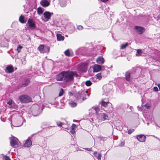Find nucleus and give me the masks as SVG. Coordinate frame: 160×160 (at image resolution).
I'll return each instance as SVG.
<instances>
[{
    "label": "nucleus",
    "instance_id": "37",
    "mask_svg": "<svg viewBox=\"0 0 160 160\" xmlns=\"http://www.w3.org/2000/svg\"><path fill=\"white\" fill-rule=\"evenodd\" d=\"M3 158L5 159V160H11L9 157L7 156H5Z\"/></svg>",
    "mask_w": 160,
    "mask_h": 160
},
{
    "label": "nucleus",
    "instance_id": "7",
    "mask_svg": "<svg viewBox=\"0 0 160 160\" xmlns=\"http://www.w3.org/2000/svg\"><path fill=\"white\" fill-rule=\"evenodd\" d=\"M30 82V80L29 79L25 78L20 84V87L21 88L25 87L28 85Z\"/></svg>",
    "mask_w": 160,
    "mask_h": 160
},
{
    "label": "nucleus",
    "instance_id": "28",
    "mask_svg": "<svg viewBox=\"0 0 160 160\" xmlns=\"http://www.w3.org/2000/svg\"><path fill=\"white\" fill-rule=\"evenodd\" d=\"M65 54L68 56H70V51L68 49L67 50L64 52Z\"/></svg>",
    "mask_w": 160,
    "mask_h": 160
},
{
    "label": "nucleus",
    "instance_id": "16",
    "mask_svg": "<svg viewBox=\"0 0 160 160\" xmlns=\"http://www.w3.org/2000/svg\"><path fill=\"white\" fill-rule=\"evenodd\" d=\"M135 29L137 30V32H139V34H142L145 31V29L144 28L138 26H136Z\"/></svg>",
    "mask_w": 160,
    "mask_h": 160
},
{
    "label": "nucleus",
    "instance_id": "21",
    "mask_svg": "<svg viewBox=\"0 0 160 160\" xmlns=\"http://www.w3.org/2000/svg\"><path fill=\"white\" fill-rule=\"evenodd\" d=\"M60 6L62 7H64L66 5V0H59Z\"/></svg>",
    "mask_w": 160,
    "mask_h": 160
},
{
    "label": "nucleus",
    "instance_id": "40",
    "mask_svg": "<svg viewBox=\"0 0 160 160\" xmlns=\"http://www.w3.org/2000/svg\"><path fill=\"white\" fill-rule=\"evenodd\" d=\"M83 28L82 26L81 25H79L77 27V28L79 30H82Z\"/></svg>",
    "mask_w": 160,
    "mask_h": 160
},
{
    "label": "nucleus",
    "instance_id": "35",
    "mask_svg": "<svg viewBox=\"0 0 160 160\" xmlns=\"http://www.w3.org/2000/svg\"><path fill=\"white\" fill-rule=\"evenodd\" d=\"M134 129H130L128 131V133L130 134H131L134 131Z\"/></svg>",
    "mask_w": 160,
    "mask_h": 160
},
{
    "label": "nucleus",
    "instance_id": "1",
    "mask_svg": "<svg viewBox=\"0 0 160 160\" xmlns=\"http://www.w3.org/2000/svg\"><path fill=\"white\" fill-rule=\"evenodd\" d=\"M79 75L76 71L70 70H64L56 75V78L58 81H62L66 83L72 82L74 77H78Z\"/></svg>",
    "mask_w": 160,
    "mask_h": 160
},
{
    "label": "nucleus",
    "instance_id": "62",
    "mask_svg": "<svg viewBox=\"0 0 160 160\" xmlns=\"http://www.w3.org/2000/svg\"><path fill=\"white\" fill-rule=\"evenodd\" d=\"M16 160V159H14V160Z\"/></svg>",
    "mask_w": 160,
    "mask_h": 160
},
{
    "label": "nucleus",
    "instance_id": "49",
    "mask_svg": "<svg viewBox=\"0 0 160 160\" xmlns=\"http://www.w3.org/2000/svg\"><path fill=\"white\" fill-rule=\"evenodd\" d=\"M97 152L96 151L94 152H93V155L95 157H96L97 154Z\"/></svg>",
    "mask_w": 160,
    "mask_h": 160
},
{
    "label": "nucleus",
    "instance_id": "36",
    "mask_svg": "<svg viewBox=\"0 0 160 160\" xmlns=\"http://www.w3.org/2000/svg\"><path fill=\"white\" fill-rule=\"evenodd\" d=\"M12 99H10L7 102V103L9 105H11L12 104Z\"/></svg>",
    "mask_w": 160,
    "mask_h": 160
},
{
    "label": "nucleus",
    "instance_id": "11",
    "mask_svg": "<svg viewBox=\"0 0 160 160\" xmlns=\"http://www.w3.org/2000/svg\"><path fill=\"white\" fill-rule=\"evenodd\" d=\"M50 0H41V5L44 7H48L50 5Z\"/></svg>",
    "mask_w": 160,
    "mask_h": 160
},
{
    "label": "nucleus",
    "instance_id": "33",
    "mask_svg": "<svg viewBox=\"0 0 160 160\" xmlns=\"http://www.w3.org/2000/svg\"><path fill=\"white\" fill-rule=\"evenodd\" d=\"M102 155L101 153H99L98 154V156L96 155V157L98 160H101V158Z\"/></svg>",
    "mask_w": 160,
    "mask_h": 160
},
{
    "label": "nucleus",
    "instance_id": "50",
    "mask_svg": "<svg viewBox=\"0 0 160 160\" xmlns=\"http://www.w3.org/2000/svg\"><path fill=\"white\" fill-rule=\"evenodd\" d=\"M86 99V98L85 97H83V96H82V100L83 101L85 100Z\"/></svg>",
    "mask_w": 160,
    "mask_h": 160
},
{
    "label": "nucleus",
    "instance_id": "6",
    "mask_svg": "<svg viewBox=\"0 0 160 160\" xmlns=\"http://www.w3.org/2000/svg\"><path fill=\"white\" fill-rule=\"evenodd\" d=\"M6 41V39L3 36H0V46L1 47H6L8 46V43Z\"/></svg>",
    "mask_w": 160,
    "mask_h": 160
},
{
    "label": "nucleus",
    "instance_id": "55",
    "mask_svg": "<svg viewBox=\"0 0 160 160\" xmlns=\"http://www.w3.org/2000/svg\"><path fill=\"white\" fill-rule=\"evenodd\" d=\"M38 51H40V45L38 46Z\"/></svg>",
    "mask_w": 160,
    "mask_h": 160
},
{
    "label": "nucleus",
    "instance_id": "3",
    "mask_svg": "<svg viewBox=\"0 0 160 160\" xmlns=\"http://www.w3.org/2000/svg\"><path fill=\"white\" fill-rule=\"evenodd\" d=\"M18 99L22 102L23 103H28L30 102L32 100L31 98L26 95L20 96Z\"/></svg>",
    "mask_w": 160,
    "mask_h": 160
},
{
    "label": "nucleus",
    "instance_id": "27",
    "mask_svg": "<svg viewBox=\"0 0 160 160\" xmlns=\"http://www.w3.org/2000/svg\"><path fill=\"white\" fill-rule=\"evenodd\" d=\"M22 48V47L20 45H19L18 46L16 49V51H17L18 53H19L20 52V51Z\"/></svg>",
    "mask_w": 160,
    "mask_h": 160
},
{
    "label": "nucleus",
    "instance_id": "61",
    "mask_svg": "<svg viewBox=\"0 0 160 160\" xmlns=\"http://www.w3.org/2000/svg\"><path fill=\"white\" fill-rule=\"evenodd\" d=\"M17 69V68H15V70H16Z\"/></svg>",
    "mask_w": 160,
    "mask_h": 160
},
{
    "label": "nucleus",
    "instance_id": "2",
    "mask_svg": "<svg viewBox=\"0 0 160 160\" xmlns=\"http://www.w3.org/2000/svg\"><path fill=\"white\" fill-rule=\"evenodd\" d=\"M26 26V29L29 31L33 30L36 27L35 21L31 18L28 19Z\"/></svg>",
    "mask_w": 160,
    "mask_h": 160
},
{
    "label": "nucleus",
    "instance_id": "31",
    "mask_svg": "<svg viewBox=\"0 0 160 160\" xmlns=\"http://www.w3.org/2000/svg\"><path fill=\"white\" fill-rule=\"evenodd\" d=\"M64 90L62 88H61L60 91V92L59 94V96H62L63 94Z\"/></svg>",
    "mask_w": 160,
    "mask_h": 160
},
{
    "label": "nucleus",
    "instance_id": "20",
    "mask_svg": "<svg viewBox=\"0 0 160 160\" xmlns=\"http://www.w3.org/2000/svg\"><path fill=\"white\" fill-rule=\"evenodd\" d=\"M57 40L58 41H62L64 39V37L62 36L61 34H57Z\"/></svg>",
    "mask_w": 160,
    "mask_h": 160
},
{
    "label": "nucleus",
    "instance_id": "8",
    "mask_svg": "<svg viewBox=\"0 0 160 160\" xmlns=\"http://www.w3.org/2000/svg\"><path fill=\"white\" fill-rule=\"evenodd\" d=\"M49 48L48 46L43 45H41V53H48L49 52Z\"/></svg>",
    "mask_w": 160,
    "mask_h": 160
},
{
    "label": "nucleus",
    "instance_id": "4",
    "mask_svg": "<svg viewBox=\"0 0 160 160\" xmlns=\"http://www.w3.org/2000/svg\"><path fill=\"white\" fill-rule=\"evenodd\" d=\"M18 139L14 137L10 138V144L13 148L18 147Z\"/></svg>",
    "mask_w": 160,
    "mask_h": 160
},
{
    "label": "nucleus",
    "instance_id": "38",
    "mask_svg": "<svg viewBox=\"0 0 160 160\" xmlns=\"http://www.w3.org/2000/svg\"><path fill=\"white\" fill-rule=\"evenodd\" d=\"M153 91L155 92H158V88L157 87H154L153 88Z\"/></svg>",
    "mask_w": 160,
    "mask_h": 160
},
{
    "label": "nucleus",
    "instance_id": "44",
    "mask_svg": "<svg viewBox=\"0 0 160 160\" xmlns=\"http://www.w3.org/2000/svg\"><path fill=\"white\" fill-rule=\"evenodd\" d=\"M21 61H22V63L23 64H25L26 63V61H25V59L22 58L21 60Z\"/></svg>",
    "mask_w": 160,
    "mask_h": 160
},
{
    "label": "nucleus",
    "instance_id": "60",
    "mask_svg": "<svg viewBox=\"0 0 160 160\" xmlns=\"http://www.w3.org/2000/svg\"><path fill=\"white\" fill-rule=\"evenodd\" d=\"M155 125H156V126H158V127H160L158 126V125H157L156 123H155Z\"/></svg>",
    "mask_w": 160,
    "mask_h": 160
},
{
    "label": "nucleus",
    "instance_id": "56",
    "mask_svg": "<svg viewBox=\"0 0 160 160\" xmlns=\"http://www.w3.org/2000/svg\"><path fill=\"white\" fill-rule=\"evenodd\" d=\"M33 115L34 117H36V116H38V115H39V114L36 115H34V114H33Z\"/></svg>",
    "mask_w": 160,
    "mask_h": 160
},
{
    "label": "nucleus",
    "instance_id": "47",
    "mask_svg": "<svg viewBox=\"0 0 160 160\" xmlns=\"http://www.w3.org/2000/svg\"><path fill=\"white\" fill-rule=\"evenodd\" d=\"M92 149L91 148H85V149L87 150V151H91Z\"/></svg>",
    "mask_w": 160,
    "mask_h": 160
},
{
    "label": "nucleus",
    "instance_id": "51",
    "mask_svg": "<svg viewBox=\"0 0 160 160\" xmlns=\"http://www.w3.org/2000/svg\"><path fill=\"white\" fill-rule=\"evenodd\" d=\"M23 122H22L21 123H20L19 124H18V126H22L23 123Z\"/></svg>",
    "mask_w": 160,
    "mask_h": 160
},
{
    "label": "nucleus",
    "instance_id": "22",
    "mask_svg": "<svg viewBox=\"0 0 160 160\" xmlns=\"http://www.w3.org/2000/svg\"><path fill=\"white\" fill-rule=\"evenodd\" d=\"M101 116L102 117V119L103 121L106 120L108 117V115L106 113H101Z\"/></svg>",
    "mask_w": 160,
    "mask_h": 160
},
{
    "label": "nucleus",
    "instance_id": "24",
    "mask_svg": "<svg viewBox=\"0 0 160 160\" xmlns=\"http://www.w3.org/2000/svg\"><path fill=\"white\" fill-rule=\"evenodd\" d=\"M142 52L141 49H138L137 50L136 52V56H140Z\"/></svg>",
    "mask_w": 160,
    "mask_h": 160
},
{
    "label": "nucleus",
    "instance_id": "45",
    "mask_svg": "<svg viewBox=\"0 0 160 160\" xmlns=\"http://www.w3.org/2000/svg\"><path fill=\"white\" fill-rule=\"evenodd\" d=\"M44 10V9L43 8L41 7V14L43 13Z\"/></svg>",
    "mask_w": 160,
    "mask_h": 160
},
{
    "label": "nucleus",
    "instance_id": "19",
    "mask_svg": "<svg viewBox=\"0 0 160 160\" xmlns=\"http://www.w3.org/2000/svg\"><path fill=\"white\" fill-rule=\"evenodd\" d=\"M19 22L22 23H25L26 22V20L25 19V17L24 16L21 15L19 18Z\"/></svg>",
    "mask_w": 160,
    "mask_h": 160
},
{
    "label": "nucleus",
    "instance_id": "42",
    "mask_svg": "<svg viewBox=\"0 0 160 160\" xmlns=\"http://www.w3.org/2000/svg\"><path fill=\"white\" fill-rule=\"evenodd\" d=\"M70 132L72 134H74L75 132V129H71V130L70 131Z\"/></svg>",
    "mask_w": 160,
    "mask_h": 160
},
{
    "label": "nucleus",
    "instance_id": "57",
    "mask_svg": "<svg viewBox=\"0 0 160 160\" xmlns=\"http://www.w3.org/2000/svg\"><path fill=\"white\" fill-rule=\"evenodd\" d=\"M21 119H23L22 117H21L19 119V121H21Z\"/></svg>",
    "mask_w": 160,
    "mask_h": 160
},
{
    "label": "nucleus",
    "instance_id": "34",
    "mask_svg": "<svg viewBox=\"0 0 160 160\" xmlns=\"http://www.w3.org/2000/svg\"><path fill=\"white\" fill-rule=\"evenodd\" d=\"M70 105L72 107H74L76 106L77 104L75 102H72L70 103Z\"/></svg>",
    "mask_w": 160,
    "mask_h": 160
},
{
    "label": "nucleus",
    "instance_id": "52",
    "mask_svg": "<svg viewBox=\"0 0 160 160\" xmlns=\"http://www.w3.org/2000/svg\"><path fill=\"white\" fill-rule=\"evenodd\" d=\"M108 0H101V1L103 2H105L108 1Z\"/></svg>",
    "mask_w": 160,
    "mask_h": 160
},
{
    "label": "nucleus",
    "instance_id": "30",
    "mask_svg": "<svg viewBox=\"0 0 160 160\" xmlns=\"http://www.w3.org/2000/svg\"><path fill=\"white\" fill-rule=\"evenodd\" d=\"M56 123L57 126L59 127L61 126L62 125H63L64 123L63 122H62L58 121H56Z\"/></svg>",
    "mask_w": 160,
    "mask_h": 160
},
{
    "label": "nucleus",
    "instance_id": "29",
    "mask_svg": "<svg viewBox=\"0 0 160 160\" xmlns=\"http://www.w3.org/2000/svg\"><path fill=\"white\" fill-rule=\"evenodd\" d=\"M102 73V72H101L100 73L97 74L96 75L97 78L99 80H100L102 78L101 74Z\"/></svg>",
    "mask_w": 160,
    "mask_h": 160
},
{
    "label": "nucleus",
    "instance_id": "25",
    "mask_svg": "<svg viewBox=\"0 0 160 160\" xmlns=\"http://www.w3.org/2000/svg\"><path fill=\"white\" fill-rule=\"evenodd\" d=\"M128 42H127L125 44H123L122 45L120 48L121 49H124L127 46H128Z\"/></svg>",
    "mask_w": 160,
    "mask_h": 160
},
{
    "label": "nucleus",
    "instance_id": "43",
    "mask_svg": "<svg viewBox=\"0 0 160 160\" xmlns=\"http://www.w3.org/2000/svg\"><path fill=\"white\" fill-rule=\"evenodd\" d=\"M37 13L38 15H40V7L37 9Z\"/></svg>",
    "mask_w": 160,
    "mask_h": 160
},
{
    "label": "nucleus",
    "instance_id": "10",
    "mask_svg": "<svg viewBox=\"0 0 160 160\" xmlns=\"http://www.w3.org/2000/svg\"><path fill=\"white\" fill-rule=\"evenodd\" d=\"M5 72L8 73H12L14 71V69L12 65L7 66L5 70Z\"/></svg>",
    "mask_w": 160,
    "mask_h": 160
},
{
    "label": "nucleus",
    "instance_id": "39",
    "mask_svg": "<svg viewBox=\"0 0 160 160\" xmlns=\"http://www.w3.org/2000/svg\"><path fill=\"white\" fill-rule=\"evenodd\" d=\"M145 107L147 109L149 108L150 107V106L149 104H146L145 105Z\"/></svg>",
    "mask_w": 160,
    "mask_h": 160
},
{
    "label": "nucleus",
    "instance_id": "26",
    "mask_svg": "<svg viewBox=\"0 0 160 160\" xmlns=\"http://www.w3.org/2000/svg\"><path fill=\"white\" fill-rule=\"evenodd\" d=\"M86 85L87 86H90L92 84L90 80H87L85 82Z\"/></svg>",
    "mask_w": 160,
    "mask_h": 160
},
{
    "label": "nucleus",
    "instance_id": "46",
    "mask_svg": "<svg viewBox=\"0 0 160 160\" xmlns=\"http://www.w3.org/2000/svg\"><path fill=\"white\" fill-rule=\"evenodd\" d=\"M124 145V143L123 142H121L120 144L119 145L121 147L123 146Z\"/></svg>",
    "mask_w": 160,
    "mask_h": 160
},
{
    "label": "nucleus",
    "instance_id": "18",
    "mask_svg": "<svg viewBox=\"0 0 160 160\" xmlns=\"http://www.w3.org/2000/svg\"><path fill=\"white\" fill-rule=\"evenodd\" d=\"M125 79L127 81H129L130 78V72L128 71L125 74Z\"/></svg>",
    "mask_w": 160,
    "mask_h": 160
},
{
    "label": "nucleus",
    "instance_id": "9",
    "mask_svg": "<svg viewBox=\"0 0 160 160\" xmlns=\"http://www.w3.org/2000/svg\"><path fill=\"white\" fill-rule=\"evenodd\" d=\"M53 15V13L49 11H46L43 14V15L46 19V21H48L50 19L51 16Z\"/></svg>",
    "mask_w": 160,
    "mask_h": 160
},
{
    "label": "nucleus",
    "instance_id": "32",
    "mask_svg": "<svg viewBox=\"0 0 160 160\" xmlns=\"http://www.w3.org/2000/svg\"><path fill=\"white\" fill-rule=\"evenodd\" d=\"M94 109L95 110V113L97 115L98 114V111H99V109L98 108V107H95L94 108Z\"/></svg>",
    "mask_w": 160,
    "mask_h": 160
},
{
    "label": "nucleus",
    "instance_id": "48",
    "mask_svg": "<svg viewBox=\"0 0 160 160\" xmlns=\"http://www.w3.org/2000/svg\"><path fill=\"white\" fill-rule=\"evenodd\" d=\"M68 95L70 96H72L73 95V93L72 92H68Z\"/></svg>",
    "mask_w": 160,
    "mask_h": 160
},
{
    "label": "nucleus",
    "instance_id": "13",
    "mask_svg": "<svg viewBox=\"0 0 160 160\" xmlns=\"http://www.w3.org/2000/svg\"><path fill=\"white\" fill-rule=\"evenodd\" d=\"M137 138L140 142H144L146 139V137L143 134L137 135Z\"/></svg>",
    "mask_w": 160,
    "mask_h": 160
},
{
    "label": "nucleus",
    "instance_id": "5",
    "mask_svg": "<svg viewBox=\"0 0 160 160\" xmlns=\"http://www.w3.org/2000/svg\"><path fill=\"white\" fill-rule=\"evenodd\" d=\"M33 135V134H32L31 137H28V139L25 140V142L24 144V147L27 148H29L32 146V139Z\"/></svg>",
    "mask_w": 160,
    "mask_h": 160
},
{
    "label": "nucleus",
    "instance_id": "54",
    "mask_svg": "<svg viewBox=\"0 0 160 160\" xmlns=\"http://www.w3.org/2000/svg\"><path fill=\"white\" fill-rule=\"evenodd\" d=\"M157 18L160 19V15H158L157 17Z\"/></svg>",
    "mask_w": 160,
    "mask_h": 160
},
{
    "label": "nucleus",
    "instance_id": "23",
    "mask_svg": "<svg viewBox=\"0 0 160 160\" xmlns=\"http://www.w3.org/2000/svg\"><path fill=\"white\" fill-rule=\"evenodd\" d=\"M110 103L109 102H106L103 100L102 101L101 104L102 105L105 107H106L108 106V104Z\"/></svg>",
    "mask_w": 160,
    "mask_h": 160
},
{
    "label": "nucleus",
    "instance_id": "15",
    "mask_svg": "<svg viewBox=\"0 0 160 160\" xmlns=\"http://www.w3.org/2000/svg\"><path fill=\"white\" fill-rule=\"evenodd\" d=\"M79 68L81 71L85 72L87 71V65L85 63H81L79 67Z\"/></svg>",
    "mask_w": 160,
    "mask_h": 160
},
{
    "label": "nucleus",
    "instance_id": "59",
    "mask_svg": "<svg viewBox=\"0 0 160 160\" xmlns=\"http://www.w3.org/2000/svg\"><path fill=\"white\" fill-rule=\"evenodd\" d=\"M112 110H113V108H112H112H111V109H110V111H112Z\"/></svg>",
    "mask_w": 160,
    "mask_h": 160
},
{
    "label": "nucleus",
    "instance_id": "53",
    "mask_svg": "<svg viewBox=\"0 0 160 160\" xmlns=\"http://www.w3.org/2000/svg\"><path fill=\"white\" fill-rule=\"evenodd\" d=\"M157 86L158 87L159 89L160 90V84H158Z\"/></svg>",
    "mask_w": 160,
    "mask_h": 160
},
{
    "label": "nucleus",
    "instance_id": "58",
    "mask_svg": "<svg viewBox=\"0 0 160 160\" xmlns=\"http://www.w3.org/2000/svg\"><path fill=\"white\" fill-rule=\"evenodd\" d=\"M44 108V106H43L42 108V110Z\"/></svg>",
    "mask_w": 160,
    "mask_h": 160
},
{
    "label": "nucleus",
    "instance_id": "14",
    "mask_svg": "<svg viewBox=\"0 0 160 160\" xmlns=\"http://www.w3.org/2000/svg\"><path fill=\"white\" fill-rule=\"evenodd\" d=\"M84 94L83 92H78V93H76L75 94V98H76V99L78 101H81L82 99V96Z\"/></svg>",
    "mask_w": 160,
    "mask_h": 160
},
{
    "label": "nucleus",
    "instance_id": "12",
    "mask_svg": "<svg viewBox=\"0 0 160 160\" xmlns=\"http://www.w3.org/2000/svg\"><path fill=\"white\" fill-rule=\"evenodd\" d=\"M104 69H103L101 66L98 64H96L94 65L93 67V72H97L100 70H104Z\"/></svg>",
    "mask_w": 160,
    "mask_h": 160
},
{
    "label": "nucleus",
    "instance_id": "17",
    "mask_svg": "<svg viewBox=\"0 0 160 160\" xmlns=\"http://www.w3.org/2000/svg\"><path fill=\"white\" fill-rule=\"evenodd\" d=\"M96 62L98 64H102L104 63V59L102 56H99L97 58Z\"/></svg>",
    "mask_w": 160,
    "mask_h": 160
},
{
    "label": "nucleus",
    "instance_id": "41",
    "mask_svg": "<svg viewBox=\"0 0 160 160\" xmlns=\"http://www.w3.org/2000/svg\"><path fill=\"white\" fill-rule=\"evenodd\" d=\"M76 127V125L74 124H72V125L71 126V129H74V128Z\"/></svg>",
    "mask_w": 160,
    "mask_h": 160
}]
</instances>
